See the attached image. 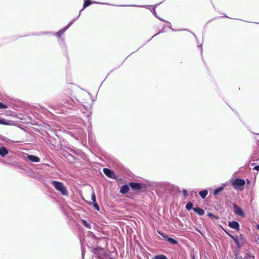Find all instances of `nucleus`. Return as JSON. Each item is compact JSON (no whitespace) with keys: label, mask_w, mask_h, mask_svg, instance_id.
<instances>
[{"label":"nucleus","mask_w":259,"mask_h":259,"mask_svg":"<svg viewBox=\"0 0 259 259\" xmlns=\"http://www.w3.org/2000/svg\"><path fill=\"white\" fill-rule=\"evenodd\" d=\"M92 3V2H91V0H85L84 1V4H83V9H84L85 8L88 7Z\"/></svg>","instance_id":"17"},{"label":"nucleus","mask_w":259,"mask_h":259,"mask_svg":"<svg viewBox=\"0 0 259 259\" xmlns=\"http://www.w3.org/2000/svg\"><path fill=\"white\" fill-rule=\"evenodd\" d=\"M253 170H259V165L254 166L253 168Z\"/></svg>","instance_id":"24"},{"label":"nucleus","mask_w":259,"mask_h":259,"mask_svg":"<svg viewBox=\"0 0 259 259\" xmlns=\"http://www.w3.org/2000/svg\"><path fill=\"white\" fill-rule=\"evenodd\" d=\"M129 191L128 186L127 185H123L120 187V193L121 194H126Z\"/></svg>","instance_id":"10"},{"label":"nucleus","mask_w":259,"mask_h":259,"mask_svg":"<svg viewBox=\"0 0 259 259\" xmlns=\"http://www.w3.org/2000/svg\"><path fill=\"white\" fill-rule=\"evenodd\" d=\"M83 224L87 227H89V225L87 223V221L84 220H82Z\"/></svg>","instance_id":"23"},{"label":"nucleus","mask_w":259,"mask_h":259,"mask_svg":"<svg viewBox=\"0 0 259 259\" xmlns=\"http://www.w3.org/2000/svg\"><path fill=\"white\" fill-rule=\"evenodd\" d=\"M249 257H250V258H251V257H252V258H253V257H254V256H253V255H249Z\"/></svg>","instance_id":"27"},{"label":"nucleus","mask_w":259,"mask_h":259,"mask_svg":"<svg viewBox=\"0 0 259 259\" xmlns=\"http://www.w3.org/2000/svg\"><path fill=\"white\" fill-rule=\"evenodd\" d=\"M129 186L134 191H140V192H145L146 190V187L145 184L139 183L131 182L128 184Z\"/></svg>","instance_id":"3"},{"label":"nucleus","mask_w":259,"mask_h":259,"mask_svg":"<svg viewBox=\"0 0 259 259\" xmlns=\"http://www.w3.org/2000/svg\"><path fill=\"white\" fill-rule=\"evenodd\" d=\"M208 194L207 190H203L199 192V195L202 199H204Z\"/></svg>","instance_id":"13"},{"label":"nucleus","mask_w":259,"mask_h":259,"mask_svg":"<svg viewBox=\"0 0 259 259\" xmlns=\"http://www.w3.org/2000/svg\"><path fill=\"white\" fill-rule=\"evenodd\" d=\"M83 200L88 204H91L93 203V206L95 209L97 210H99V207L98 204L96 202V196L94 191H92V192L91 194V199L89 197H87V199H85L83 197Z\"/></svg>","instance_id":"4"},{"label":"nucleus","mask_w":259,"mask_h":259,"mask_svg":"<svg viewBox=\"0 0 259 259\" xmlns=\"http://www.w3.org/2000/svg\"><path fill=\"white\" fill-rule=\"evenodd\" d=\"M0 124L10 125H11L12 123L10 121H7L5 119L0 118Z\"/></svg>","instance_id":"14"},{"label":"nucleus","mask_w":259,"mask_h":259,"mask_svg":"<svg viewBox=\"0 0 259 259\" xmlns=\"http://www.w3.org/2000/svg\"><path fill=\"white\" fill-rule=\"evenodd\" d=\"M207 215L208 217H213L216 219H219V217L218 216H215L213 214H212V213L211 212H209L207 213Z\"/></svg>","instance_id":"19"},{"label":"nucleus","mask_w":259,"mask_h":259,"mask_svg":"<svg viewBox=\"0 0 259 259\" xmlns=\"http://www.w3.org/2000/svg\"><path fill=\"white\" fill-rule=\"evenodd\" d=\"M183 194L184 196L186 198L188 196V192L187 190L185 189L183 191Z\"/></svg>","instance_id":"22"},{"label":"nucleus","mask_w":259,"mask_h":259,"mask_svg":"<svg viewBox=\"0 0 259 259\" xmlns=\"http://www.w3.org/2000/svg\"><path fill=\"white\" fill-rule=\"evenodd\" d=\"M103 172L106 176H107L108 177H109L110 178H111L113 179H115L117 178L116 175L114 172V171H113V170H111V169H110L109 168H104L103 169Z\"/></svg>","instance_id":"5"},{"label":"nucleus","mask_w":259,"mask_h":259,"mask_svg":"<svg viewBox=\"0 0 259 259\" xmlns=\"http://www.w3.org/2000/svg\"><path fill=\"white\" fill-rule=\"evenodd\" d=\"M7 106L5 104L0 102V109H6L7 108Z\"/></svg>","instance_id":"21"},{"label":"nucleus","mask_w":259,"mask_h":259,"mask_svg":"<svg viewBox=\"0 0 259 259\" xmlns=\"http://www.w3.org/2000/svg\"><path fill=\"white\" fill-rule=\"evenodd\" d=\"M52 184L55 188L57 191H59L63 195H68V191L62 183L58 181H53Z\"/></svg>","instance_id":"2"},{"label":"nucleus","mask_w":259,"mask_h":259,"mask_svg":"<svg viewBox=\"0 0 259 259\" xmlns=\"http://www.w3.org/2000/svg\"><path fill=\"white\" fill-rule=\"evenodd\" d=\"M223 189L224 187H220L218 188H217L213 191V194L214 195H216L218 194L219 193L221 192L223 190Z\"/></svg>","instance_id":"15"},{"label":"nucleus","mask_w":259,"mask_h":259,"mask_svg":"<svg viewBox=\"0 0 259 259\" xmlns=\"http://www.w3.org/2000/svg\"><path fill=\"white\" fill-rule=\"evenodd\" d=\"M193 203L191 201H189L186 205V208L187 210H190L193 208Z\"/></svg>","instance_id":"16"},{"label":"nucleus","mask_w":259,"mask_h":259,"mask_svg":"<svg viewBox=\"0 0 259 259\" xmlns=\"http://www.w3.org/2000/svg\"><path fill=\"white\" fill-rule=\"evenodd\" d=\"M233 207L234 209V213L236 214L240 215L242 217H245V213L240 207L235 204L233 205Z\"/></svg>","instance_id":"6"},{"label":"nucleus","mask_w":259,"mask_h":259,"mask_svg":"<svg viewBox=\"0 0 259 259\" xmlns=\"http://www.w3.org/2000/svg\"><path fill=\"white\" fill-rule=\"evenodd\" d=\"M154 259H167V257L164 255H156Z\"/></svg>","instance_id":"18"},{"label":"nucleus","mask_w":259,"mask_h":259,"mask_svg":"<svg viewBox=\"0 0 259 259\" xmlns=\"http://www.w3.org/2000/svg\"><path fill=\"white\" fill-rule=\"evenodd\" d=\"M245 184V180L242 179L236 178L231 181L232 187L235 190L237 191H242Z\"/></svg>","instance_id":"1"},{"label":"nucleus","mask_w":259,"mask_h":259,"mask_svg":"<svg viewBox=\"0 0 259 259\" xmlns=\"http://www.w3.org/2000/svg\"><path fill=\"white\" fill-rule=\"evenodd\" d=\"M27 157L28 159L31 162H38L40 161V158L34 155H27Z\"/></svg>","instance_id":"9"},{"label":"nucleus","mask_w":259,"mask_h":259,"mask_svg":"<svg viewBox=\"0 0 259 259\" xmlns=\"http://www.w3.org/2000/svg\"><path fill=\"white\" fill-rule=\"evenodd\" d=\"M64 30H62L59 31L57 33L56 35L60 37L64 32Z\"/></svg>","instance_id":"20"},{"label":"nucleus","mask_w":259,"mask_h":259,"mask_svg":"<svg viewBox=\"0 0 259 259\" xmlns=\"http://www.w3.org/2000/svg\"><path fill=\"white\" fill-rule=\"evenodd\" d=\"M8 154V150L3 147H0V155L2 157H5Z\"/></svg>","instance_id":"12"},{"label":"nucleus","mask_w":259,"mask_h":259,"mask_svg":"<svg viewBox=\"0 0 259 259\" xmlns=\"http://www.w3.org/2000/svg\"><path fill=\"white\" fill-rule=\"evenodd\" d=\"M194 211L199 215H202L204 214V210L200 207H197L193 208Z\"/></svg>","instance_id":"11"},{"label":"nucleus","mask_w":259,"mask_h":259,"mask_svg":"<svg viewBox=\"0 0 259 259\" xmlns=\"http://www.w3.org/2000/svg\"><path fill=\"white\" fill-rule=\"evenodd\" d=\"M227 234H228L230 236H231L232 238H234V237H233V235H232L231 234H229L228 233H227Z\"/></svg>","instance_id":"26"},{"label":"nucleus","mask_w":259,"mask_h":259,"mask_svg":"<svg viewBox=\"0 0 259 259\" xmlns=\"http://www.w3.org/2000/svg\"><path fill=\"white\" fill-rule=\"evenodd\" d=\"M255 227H256L257 229H259V225H258V224L256 225Z\"/></svg>","instance_id":"25"},{"label":"nucleus","mask_w":259,"mask_h":259,"mask_svg":"<svg viewBox=\"0 0 259 259\" xmlns=\"http://www.w3.org/2000/svg\"><path fill=\"white\" fill-rule=\"evenodd\" d=\"M158 233L160 235H161L164 238V239L165 240H167L169 243L173 244H176L178 243V241L176 240H175L172 238H170V237H168L167 236L164 235L163 233H162L159 231H158Z\"/></svg>","instance_id":"7"},{"label":"nucleus","mask_w":259,"mask_h":259,"mask_svg":"<svg viewBox=\"0 0 259 259\" xmlns=\"http://www.w3.org/2000/svg\"><path fill=\"white\" fill-rule=\"evenodd\" d=\"M228 226L231 228L235 229L237 230H239V224L236 221L229 222Z\"/></svg>","instance_id":"8"}]
</instances>
